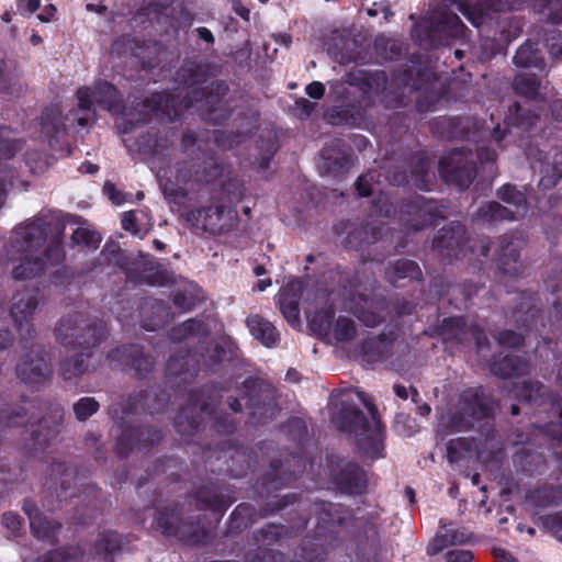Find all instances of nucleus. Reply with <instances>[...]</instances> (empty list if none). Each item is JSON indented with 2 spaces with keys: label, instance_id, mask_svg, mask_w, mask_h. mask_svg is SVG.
Returning <instances> with one entry per match:
<instances>
[{
  "label": "nucleus",
  "instance_id": "f257e3e1",
  "mask_svg": "<svg viewBox=\"0 0 562 562\" xmlns=\"http://www.w3.org/2000/svg\"><path fill=\"white\" fill-rule=\"evenodd\" d=\"M357 396L368 408L371 420L355 404L342 401L331 422L340 431L353 434L359 451L374 459L383 449L378 409L364 392H357Z\"/></svg>",
  "mask_w": 562,
  "mask_h": 562
},
{
  "label": "nucleus",
  "instance_id": "f03ea898",
  "mask_svg": "<svg viewBox=\"0 0 562 562\" xmlns=\"http://www.w3.org/2000/svg\"><path fill=\"white\" fill-rule=\"evenodd\" d=\"M494 400L480 386L464 391L454 411L440 416L437 435L445 439L454 432L481 428L486 420H494Z\"/></svg>",
  "mask_w": 562,
  "mask_h": 562
},
{
  "label": "nucleus",
  "instance_id": "7ed1b4c3",
  "mask_svg": "<svg viewBox=\"0 0 562 562\" xmlns=\"http://www.w3.org/2000/svg\"><path fill=\"white\" fill-rule=\"evenodd\" d=\"M344 306L368 327L379 325L386 308L384 290L366 271H357L344 293Z\"/></svg>",
  "mask_w": 562,
  "mask_h": 562
},
{
  "label": "nucleus",
  "instance_id": "20e7f679",
  "mask_svg": "<svg viewBox=\"0 0 562 562\" xmlns=\"http://www.w3.org/2000/svg\"><path fill=\"white\" fill-rule=\"evenodd\" d=\"M57 340L68 349L91 350L108 338L109 330L101 319L76 313L63 317L55 329Z\"/></svg>",
  "mask_w": 562,
  "mask_h": 562
},
{
  "label": "nucleus",
  "instance_id": "39448f33",
  "mask_svg": "<svg viewBox=\"0 0 562 562\" xmlns=\"http://www.w3.org/2000/svg\"><path fill=\"white\" fill-rule=\"evenodd\" d=\"M117 115V130L128 133L135 125L146 122L150 115L173 121L180 116V109L176 106V94L154 93L147 98H135L128 106H122Z\"/></svg>",
  "mask_w": 562,
  "mask_h": 562
},
{
  "label": "nucleus",
  "instance_id": "423d86ee",
  "mask_svg": "<svg viewBox=\"0 0 562 562\" xmlns=\"http://www.w3.org/2000/svg\"><path fill=\"white\" fill-rule=\"evenodd\" d=\"M65 224L54 216H36L26 220L13 231L11 246L16 252H44L48 234L53 236L48 244L59 241L64 235Z\"/></svg>",
  "mask_w": 562,
  "mask_h": 562
},
{
  "label": "nucleus",
  "instance_id": "0eeeda50",
  "mask_svg": "<svg viewBox=\"0 0 562 562\" xmlns=\"http://www.w3.org/2000/svg\"><path fill=\"white\" fill-rule=\"evenodd\" d=\"M228 87L224 81L215 80L202 89H193L181 99L176 94V106L180 114L190 108H196L205 121L218 124L229 115L228 106L224 100Z\"/></svg>",
  "mask_w": 562,
  "mask_h": 562
},
{
  "label": "nucleus",
  "instance_id": "6e6552de",
  "mask_svg": "<svg viewBox=\"0 0 562 562\" xmlns=\"http://www.w3.org/2000/svg\"><path fill=\"white\" fill-rule=\"evenodd\" d=\"M158 526L165 535L187 544H204L211 538V530L202 524L200 515H184L177 505L168 506L160 513Z\"/></svg>",
  "mask_w": 562,
  "mask_h": 562
},
{
  "label": "nucleus",
  "instance_id": "1a4fd4ad",
  "mask_svg": "<svg viewBox=\"0 0 562 562\" xmlns=\"http://www.w3.org/2000/svg\"><path fill=\"white\" fill-rule=\"evenodd\" d=\"M92 98L94 101L111 113L117 114L121 111V95L116 88L105 81L99 80L93 89L81 87L77 90L78 111L85 115L76 116L78 124L82 127L95 121V111L92 109Z\"/></svg>",
  "mask_w": 562,
  "mask_h": 562
},
{
  "label": "nucleus",
  "instance_id": "9d476101",
  "mask_svg": "<svg viewBox=\"0 0 562 562\" xmlns=\"http://www.w3.org/2000/svg\"><path fill=\"white\" fill-rule=\"evenodd\" d=\"M417 31L424 32L426 37L420 40L425 48L445 45L448 40L459 37L463 32V24L457 13L438 11L424 23L418 24Z\"/></svg>",
  "mask_w": 562,
  "mask_h": 562
},
{
  "label": "nucleus",
  "instance_id": "9b49d317",
  "mask_svg": "<svg viewBox=\"0 0 562 562\" xmlns=\"http://www.w3.org/2000/svg\"><path fill=\"white\" fill-rule=\"evenodd\" d=\"M244 387L251 417L259 424L272 420L279 411L273 385L262 379H249L244 382Z\"/></svg>",
  "mask_w": 562,
  "mask_h": 562
},
{
  "label": "nucleus",
  "instance_id": "f8f14e48",
  "mask_svg": "<svg viewBox=\"0 0 562 562\" xmlns=\"http://www.w3.org/2000/svg\"><path fill=\"white\" fill-rule=\"evenodd\" d=\"M439 173L447 183L467 189L476 177L474 156L471 149H454L439 162Z\"/></svg>",
  "mask_w": 562,
  "mask_h": 562
},
{
  "label": "nucleus",
  "instance_id": "ddd939ff",
  "mask_svg": "<svg viewBox=\"0 0 562 562\" xmlns=\"http://www.w3.org/2000/svg\"><path fill=\"white\" fill-rule=\"evenodd\" d=\"M20 263L12 269L14 280L23 281L41 276L47 262L57 263L64 259V249L58 240L48 244L44 252H20Z\"/></svg>",
  "mask_w": 562,
  "mask_h": 562
},
{
  "label": "nucleus",
  "instance_id": "4468645a",
  "mask_svg": "<svg viewBox=\"0 0 562 562\" xmlns=\"http://www.w3.org/2000/svg\"><path fill=\"white\" fill-rule=\"evenodd\" d=\"M186 218L196 228L221 235L233 229L238 221V215L232 207L214 206L190 211L186 214Z\"/></svg>",
  "mask_w": 562,
  "mask_h": 562
},
{
  "label": "nucleus",
  "instance_id": "2eb2a0df",
  "mask_svg": "<svg viewBox=\"0 0 562 562\" xmlns=\"http://www.w3.org/2000/svg\"><path fill=\"white\" fill-rule=\"evenodd\" d=\"M16 375L25 384L41 386L52 378V368L41 346H32L16 366Z\"/></svg>",
  "mask_w": 562,
  "mask_h": 562
},
{
  "label": "nucleus",
  "instance_id": "dca6fc26",
  "mask_svg": "<svg viewBox=\"0 0 562 562\" xmlns=\"http://www.w3.org/2000/svg\"><path fill=\"white\" fill-rule=\"evenodd\" d=\"M526 155L533 171L541 175L540 186L552 189L562 178V148L548 156L539 147L529 145Z\"/></svg>",
  "mask_w": 562,
  "mask_h": 562
},
{
  "label": "nucleus",
  "instance_id": "f3484780",
  "mask_svg": "<svg viewBox=\"0 0 562 562\" xmlns=\"http://www.w3.org/2000/svg\"><path fill=\"white\" fill-rule=\"evenodd\" d=\"M401 212L407 215L405 226L413 232L422 231L434 224L437 218L443 217L437 202L426 200L424 196H416L407 202L403 205Z\"/></svg>",
  "mask_w": 562,
  "mask_h": 562
},
{
  "label": "nucleus",
  "instance_id": "a211bd4d",
  "mask_svg": "<svg viewBox=\"0 0 562 562\" xmlns=\"http://www.w3.org/2000/svg\"><path fill=\"white\" fill-rule=\"evenodd\" d=\"M480 437H475L477 459L484 463L501 462L505 456L504 443L501 436L494 430L493 420H486L477 428Z\"/></svg>",
  "mask_w": 562,
  "mask_h": 562
},
{
  "label": "nucleus",
  "instance_id": "6ab92c4d",
  "mask_svg": "<svg viewBox=\"0 0 562 562\" xmlns=\"http://www.w3.org/2000/svg\"><path fill=\"white\" fill-rule=\"evenodd\" d=\"M37 306V297L29 292L18 293L13 297L10 314L23 339L33 337L32 318Z\"/></svg>",
  "mask_w": 562,
  "mask_h": 562
},
{
  "label": "nucleus",
  "instance_id": "aec40b11",
  "mask_svg": "<svg viewBox=\"0 0 562 562\" xmlns=\"http://www.w3.org/2000/svg\"><path fill=\"white\" fill-rule=\"evenodd\" d=\"M319 169L327 175H340L348 168L350 154L349 146L341 139H335L322 150Z\"/></svg>",
  "mask_w": 562,
  "mask_h": 562
},
{
  "label": "nucleus",
  "instance_id": "412c9836",
  "mask_svg": "<svg viewBox=\"0 0 562 562\" xmlns=\"http://www.w3.org/2000/svg\"><path fill=\"white\" fill-rule=\"evenodd\" d=\"M161 439V432L153 427H139L125 430L117 439L116 450L125 457L135 447L154 446Z\"/></svg>",
  "mask_w": 562,
  "mask_h": 562
},
{
  "label": "nucleus",
  "instance_id": "4be33fe9",
  "mask_svg": "<svg viewBox=\"0 0 562 562\" xmlns=\"http://www.w3.org/2000/svg\"><path fill=\"white\" fill-rule=\"evenodd\" d=\"M522 241L512 235H504L499 238L498 267L503 273L518 276L524 266L520 261V248Z\"/></svg>",
  "mask_w": 562,
  "mask_h": 562
},
{
  "label": "nucleus",
  "instance_id": "5701e85b",
  "mask_svg": "<svg viewBox=\"0 0 562 562\" xmlns=\"http://www.w3.org/2000/svg\"><path fill=\"white\" fill-rule=\"evenodd\" d=\"M23 509L29 516L31 531L37 539L53 542L61 524L41 513L32 502H24Z\"/></svg>",
  "mask_w": 562,
  "mask_h": 562
},
{
  "label": "nucleus",
  "instance_id": "b1692460",
  "mask_svg": "<svg viewBox=\"0 0 562 562\" xmlns=\"http://www.w3.org/2000/svg\"><path fill=\"white\" fill-rule=\"evenodd\" d=\"M464 241V226L459 222H452L437 233L432 240V248L442 256L452 257L457 255Z\"/></svg>",
  "mask_w": 562,
  "mask_h": 562
},
{
  "label": "nucleus",
  "instance_id": "393cba45",
  "mask_svg": "<svg viewBox=\"0 0 562 562\" xmlns=\"http://www.w3.org/2000/svg\"><path fill=\"white\" fill-rule=\"evenodd\" d=\"M111 356L128 366L139 376H144L155 367L154 358L145 353L143 348L138 345L117 348L111 352Z\"/></svg>",
  "mask_w": 562,
  "mask_h": 562
},
{
  "label": "nucleus",
  "instance_id": "a878e982",
  "mask_svg": "<svg viewBox=\"0 0 562 562\" xmlns=\"http://www.w3.org/2000/svg\"><path fill=\"white\" fill-rule=\"evenodd\" d=\"M334 479L339 488L347 493H359L367 484L364 472L351 462H346Z\"/></svg>",
  "mask_w": 562,
  "mask_h": 562
},
{
  "label": "nucleus",
  "instance_id": "bb28decb",
  "mask_svg": "<svg viewBox=\"0 0 562 562\" xmlns=\"http://www.w3.org/2000/svg\"><path fill=\"white\" fill-rule=\"evenodd\" d=\"M127 277L135 283H146L153 286H165L173 283L175 277L159 263H151L150 267H144L139 273L128 271Z\"/></svg>",
  "mask_w": 562,
  "mask_h": 562
},
{
  "label": "nucleus",
  "instance_id": "cd10ccee",
  "mask_svg": "<svg viewBox=\"0 0 562 562\" xmlns=\"http://www.w3.org/2000/svg\"><path fill=\"white\" fill-rule=\"evenodd\" d=\"M178 80L190 88L202 89L207 78V66L198 60H188L178 70Z\"/></svg>",
  "mask_w": 562,
  "mask_h": 562
},
{
  "label": "nucleus",
  "instance_id": "c85d7f7f",
  "mask_svg": "<svg viewBox=\"0 0 562 562\" xmlns=\"http://www.w3.org/2000/svg\"><path fill=\"white\" fill-rule=\"evenodd\" d=\"M491 371L502 378L518 376L529 371V363L519 356L507 355L496 358L491 364Z\"/></svg>",
  "mask_w": 562,
  "mask_h": 562
},
{
  "label": "nucleus",
  "instance_id": "c756f323",
  "mask_svg": "<svg viewBox=\"0 0 562 562\" xmlns=\"http://www.w3.org/2000/svg\"><path fill=\"white\" fill-rule=\"evenodd\" d=\"M474 220L483 223H498L504 221H519L518 214L496 201L482 204L474 213Z\"/></svg>",
  "mask_w": 562,
  "mask_h": 562
},
{
  "label": "nucleus",
  "instance_id": "7c9ffc66",
  "mask_svg": "<svg viewBox=\"0 0 562 562\" xmlns=\"http://www.w3.org/2000/svg\"><path fill=\"white\" fill-rule=\"evenodd\" d=\"M124 538L115 531L104 530L98 535L93 548L95 554L105 562H113V555L120 552L124 546Z\"/></svg>",
  "mask_w": 562,
  "mask_h": 562
},
{
  "label": "nucleus",
  "instance_id": "2f4dec72",
  "mask_svg": "<svg viewBox=\"0 0 562 562\" xmlns=\"http://www.w3.org/2000/svg\"><path fill=\"white\" fill-rule=\"evenodd\" d=\"M302 284L299 281L290 282L280 294V308L288 322L294 324L299 321V301Z\"/></svg>",
  "mask_w": 562,
  "mask_h": 562
},
{
  "label": "nucleus",
  "instance_id": "473e14b6",
  "mask_svg": "<svg viewBox=\"0 0 562 562\" xmlns=\"http://www.w3.org/2000/svg\"><path fill=\"white\" fill-rule=\"evenodd\" d=\"M381 237V226L376 224H367L349 232L345 243L348 248L359 249L363 246L376 243Z\"/></svg>",
  "mask_w": 562,
  "mask_h": 562
},
{
  "label": "nucleus",
  "instance_id": "72a5a7b5",
  "mask_svg": "<svg viewBox=\"0 0 562 562\" xmlns=\"http://www.w3.org/2000/svg\"><path fill=\"white\" fill-rule=\"evenodd\" d=\"M254 337L265 346L272 347L279 340V334L272 323L259 315H251L246 321Z\"/></svg>",
  "mask_w": 562,
  "mask_h": 562
},
{
  "label": "nucleus",
  "instance_id": "f704fd0d",
  "mask_svg": "<svg viewBox=\"0 0 562 562\" xmlns=\"http://www.w3.org/2000/svg\"><path fill=\"white\" fill-rule=\"evenodd\" d=\"M256 148L259 153V157L254 161L258 166L260 171H265L270 164V160L278 150L277 136L272 131H265L260 134Z\"/></svg>",
  "mask_w": 562,
  "mask_h": 562
},
{
  "label": "nucleus",
  "instance_id": "c9c22d12",
  "mask_svg": "<svg viewBox=\"0 0 562 562\" xmlns=\"http://www.w3.org/2000/svg\"><path fill=\"white\" fill-rule=\"evenodd\" d=\"M497 198L503 202L513 205L515 210H512L513 213L518 214V218L521 220L526 216L528 212V200L524 192L518 190L515 186L510 183H506L502 186L496 193Z\"/></svg>",
  "mask_w": 562,
  "mask_h": 562
},
{
  "label": "nucleus",
  "instance_id": "e433bc0d",
  "mask_svg": "<svg viewBox=\"0 0 562 562\" xmlns=\"http://www.w3.org/2000/svg\"><path fill=\"white\" fill-rule=\"evenodd\" d=\"M387 280L396 285L402 279L409 278L412 280H418L422 277V271L416 262L408 259H398L386 269Z\"/></svg>",
  "mask_w": 562,
  "mask_h": 562
},
{
  "label": "nucleus",
  "instance_id": "4c0bfd02",
  "mask_svg": "<svg viewBox=\"0 0 562 562\" xmlns=\"http://www.w3.org/2000/svg\"><path fill=\"white\" fill-rule=\"evenodd\" d=\"M469 329L462 318L449 317L445 318L438 327V335L443 341L462 342L469 337Z\"/></svg>",
  "mask_w": 562,
  "mask_h": 562
},
{
  "label": "nucleus",
  "instance_id": "58836bf2",
  "mask_svg": "<svg viewBox=\"0 0 562 562\" xmlns=\"http://www.w3.org/2000/svg\"><path fill=\"white\" fill-rule=\"evenodd\" d=\"M196 506L200 509L223 510L227 508L231 501L218 494L213 487H202L196 494Z\"/></svg>",
  "mask_w": 562,
  "mask_h": 562
},
{
  "label": "nucleus",
  "instance_id": "ea45409f",
  "mask_svg": "<svg viewBox=\"0 0 562 562\" xmlns=\"http://www.w3.org/2000/svg\"><path fill=\"white\" fill-rule=\"evenodd\" d=\"M90 353H80L66 358L60 363V374L66 381H75L81 378L88 369L87 359Z\"/></svg>",
  "mask_w": 562,
  "mask_h": 562
},
{
  "label": "nucleus",
  "instance_id": "a19ab883",
  "mask_svg": "<svg viewBox=\"0 0 562 562\" xmlns=\"http://www.w3.org/2000/svg\"><path fill=\"white\" fill-rule=\"evenodd\" d=\"M176 428L182 436H192L201 425V416L196 414L195 406H188L180 411L176 417Z\"/></svg>",
  "mask_w": 562,
  "mask_h": 562
},
{
  "label": "nucleus",
  "instance_id": "79ce46f5",
  "mask_svg": "<svg viewBox=\"0 0 562 562\" xmlns=\"http://www.w3.org/2000/svg\"><path fill=\"white\" fill-rule=\"evenodd\" d=\"M465 540L463 533L446 529L443 532H439L432 538L427 547V553L429 555H436L450 546L464 543Z\"/></svg>",
  "mask_w": 562,
  "mask_h": 562
},
{
  "label": "nucleus",
  "instance_id": "37998d69",
  "mask_svg": "<svg viewBox=\"0 0 562 562\" xmlns=\"http://www.w3.org/2000/svg\"><path fill=\"white\" fill-rule=\"evenodd\" d=\"M101 243V235L89 227L80 226L70 236V246L85 249H97Z\"/></svg>",
  "mask_w": 562,
  "mask_h": 562
},
{
  "label": "nucleus",
  "instance_id": "c03bdc74",
  "mask_svg": "<svg viewBox=\"0 0 562 562\" xmlns=\"http://www.w3.org/2000/svg\"><path fill=\"white\" fill-rule=\"evenodd\" d=\"M515 92L527 99H538L540 97V82L532 74H519L513 81Z\"/></svg>",
  "mask_w": 562,
  "mask_h": 562
},
{
  "label": "nucleus",
  "instance_id": "a18cd8bd",
  "mask_svg": "<svg viewBox=\"0 0 562 562\" xmlns=\"http://www.w3.org/2000/svg\"><path fill=\"white\" fill-rule=\"evenodd\" d=\"M167 370L173 375L183 373L193 375L198 371L196 360L190 352L181 351L170 357Z\"/></svg>",
  "mask_w": 562,
  "mask_h": 562
},
{
  "label": "nucleus",
  "instance_id": "49530a36",
  "mask_svg": "<svg viewBox=\"0 0 562 562\" xmlns=\"http://www.w3.org/2000/svg\"><path fill=\"white\" fill-rule=\"evenodd\" d=\"M61 418V414H56V420L52 425L47 418L38 420L37 428L32 431L37 446L45 447L50 439L57 436Z\"/></svg>",
  "mask_w": 562,
  "mask_h": 562
},
{
  "label": "nucleus",
  "instance_id": "de8ad7c7",
  "mask_svg": "<svg viewBox=\"0 0 562 562\" xmlns=\"http://www.w3.org/2000/svg\"><path fill=\"white\" fill-rule=\"evenodd\" d=\"M83 557V551L77 547H66L48 551L38 557L35 562H79Z\"/></svg>",
  "mask_w": 562,
  "mask_h": 562
},
{
  "label": "nucleus",
  "instance_id": "09e8293b",
  "mask_svg": "<svg viewBox=\"0 0 562 562\" xmlns=\"http://www.w3.org/2000/svg\"><path fill=\"white\" fill-rule=\"evenodd\" d=\"M516 395L528 403H543L548 395V389L539 381H525L517 389Z\"/></svg>",
  "mask_w": 562,
  "mask_h": 562
},
{
  "label": "nucleus",
  "instance_id": "8fccbe9b",
  "mask_svg": "<svg viewBox=\"0 0 562 562\" xmlns=\"http://www.w3.org/2000/svg\"><path fill=\"white\" fill-rule=\"evenodd\" d=\"M514 63L518 67H542L543 57L530 42L522 44L514 56Z\"/></svg>",
  "mask_w": 562,
  "mask_h": 562
},
{
  "label": "nucleus",
  "instance_id": "3c124183",
  "mask_svg": "<svg viewBox=\"0 0 562 562\" xmlns=\"http://www.w3.org/2000/svg\"><path fill=\"white\" fill-rule=\"evenodd\" d=\"M22 148L23 142L11 130L0 127V160L12 159Z\"/></svg>",
  "mask_w": 562,
  "mask_h": 562
},
{
  "label": "nucleus",
  "instance_id": "603ef678",
  "mask_svg": "<svg viewBox=\"0 0 562 562\" xmlns=\"http://www.w3.org/2000/svg\"><path fill=\"white\" fill-rule=\"evenodd\" d=\"M473 449H475V437L451 439L447 443V459L450 463H456Z\"/></svg>",
  "mask_w": 562,
  "mask_h": 562
},
{
  "label": "nucleus",
  "instance_id": "864d4df0",
  "mask_svg": "<svg viewBox=\"0 0 562 562\" xmlns=\"http://www.w3.org/2000/svg\"><path fill=\"white\" fill-rule=\"evenodd\" d=\"M432 180L434 176L428 171L427 159L419 156L416 157L415 168L412 170L409 179H407V183L419 190H428Z\"/></svg>",
  "mask_w": 562,
  "mask_h": 562
},
{
  "label": "nucleus",
  "instance_id": "5fc2aeb1",
  "mask_svg": "<svg viewBox=\"0 0 562 562\" xmlns=\"http://www.w3.org/2000/svg\"><path fill=\"white\" fill-rule=\"evenodd\" d=\"M436 125L448 130V138H468L472 123L469 119L443 117Z\"/></svg>",
  "mask_w": 562,
  "mask_h": 562
},
{
  "label": "nucleus",
  "instance_id": "6e6d98bb",
  "mask_svg": "<svg viewBox=\"0 0 562 562\" xmlns=\"http://www.w3.org/2000/svg\"><path fill=\"white\" fill-rule=\"evenodd\" d=\"M256 509L249 504H240L231 516V530H243L256 521Z\"/></svg>",
  "mask_w": 562,
  "mask_h": 562
},
{
  "label": "nucleus",
  "instance_id": "4d7b16f0",
  "mask_svg": "<svg viewBox=\"0 0 562 562\" xmlns=\"http://www.w3.org/2000/svg\"><path fill=\"white\" fill-rule=\"evenodd\" d=\"M195 167L194 178L201 182H211L220 175V169L213 156H205L203 160H198L193 165Z\"/></svg>",
  "mask_w": 562,
  "mask_h": 562
},
{
  "label": "nucleus",
  "instance_id": "13d9d810",
  "mask_svg": "<svg viewBox=\"0 0 562 562\" xmlns=\"http://www.w3.org/2000/svg\"><path fill=\"white\" fill-rule=\"evenodd\" d=\"M42 128L47 136L54 133L58 134L65 130L64 119L58 108L53 106L43 112Z\"/></svg>",
  "mask_w": 562,
  "mask_h": 562
},
{
  "label": "nucleus",
  "instance_id": "bf43d9fd",
  "mask_svg": "<svg viewBox=\"0 0 562 562\" xmlns=\"http://www.w3.org/2000/svg\"><path fill=\"white\" fill-rule=\"evenodd\" d=\"M160 48L156 43H137L133 56L138 58L145 68H153L159 61Z\"/></svg>",
  "mask_w": 562,
  "mask_h": 562
},
{
  "label": "nucleus",
  "instance_id": "052dcab7",
  "mask_svg": "<svg viewBox=\"0 0 562 562\" xmlns=\"http://www.w3.org/2000/svg\"><path fill=\"white\" fill-rule=\"evenodd\" d=\"M357 329L352 319L340 316L334 326V336L338 341H350L356 337Z\"/></svg>",
  "mask_w": 562,
  "mask_h": 562
},
{
  "label": "nucleus",
  "instance_id": "680f3d73",
  "mask_svg": "<svg viewBox=\"0 0 562 562\" xmlns=\"http://www.w3.org/2000/svg\"><path fill=\"white\" fill-rule=\"evenodd\" d=\"M100 405L93 397H82L72 405L75 416L78 420L85 422L98 412Z\"/></svg>",
  "mask_w": 562,
  "mask_h": 562
},
{
  "label": "nucleus",
  "instance_id": "e2e57ef3",
  "mask_svg": "<svg viewBox=\"0 0 562 562\" xmlns=\"http://www.w3.org/2000/svg\"><path fill=\"white\" fill-rule=\"evenodd\" d=\"M245 562H288V560L281 552L259 548L256 551L247 552Z\"/></svg>",
  "mask_w": 562,
  "mask_h": 562
},
{
  "label": "nucleus",
  "instance_id": "0e129e2a",
  "mask_svg": "<svg viewBox=\"0 0 562 562\" xmlns=\"http://www.w3.org/2000/svg\"><path fill=\"white\" fill-rule=\"evenodd\" d=\"M203 324L196 319H188L181 325L172 328L171 338L175 340L186 339L202 331Z\"/></svg>",
  "mask_w": 562,
  "mask_h": 562
},
{
  "label": "nucleus",
  "instance_id": "69168bd1",
  "mask_svg": "<svg viewBox=\"0 0 562 562\" xmlns=\"http://www.w3.org/2000/svg\"><path fill=\"white\" fill-rule=\"evenodd\" d=\"M334 317L333 311H321L311 321L312 329L318 335H326L329 331Z\"/></svg>",
  "mask_w": 562,
  "mask_h": 562
},
{
  "label": "nucleus",
  "instance_id": "338daca9",
  "mask_svg": "<svg viewBox=\"0 0 562 562\" xmlns=\"http://www.w3.org/2000/svg\"><path fill=\"white\" fill-rule=\"evenodd\" d=\"M326 120L334 125L348 124L352 114H349L347 106H334L327 110Z\"/></svg>",
  "mask_w": 562,
  "mask_h": 562
},
{
  "label": "nucleus",
  "instance_id": "774afa93",
  "mask_svg": "<svg viewBox=\"0 0 562 562\" xmlns=\"http://www.w3.org/2000/svg\"><path fill=\"white\" fill-rule=\"evenodd\" d=\"M295 495L294 494H286V495H273L267 503L265 508V515L272 514L274 512L281 510L289 504H292L295 502Z\"/></svg>",
  "mask_w": 562,
  "mask_h": 562
}]
</instances>
